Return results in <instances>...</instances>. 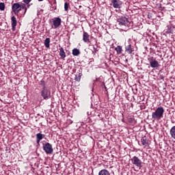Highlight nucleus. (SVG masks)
Wrapping results in <instances>:
<instances>
[{"label": "nucleus", "instance_id": "nucleus-1", "mask_svg": "<svg viewBox=\"0 0 175 175\" xmlns=\"http://www.w3.org/2000/svg\"><path fill=\"white\" fill-rule=\"evenodd\" d=\"M165 108L163 107H159L155 109V111L152 113V118L154 121H159V120L163 118Z\"/></svg>", "mask_w": 175, "mask_h": 175}, {"label": "nucleus", "instance_id": "nucleus-2", "mask_svg": "<svg viewBox=\"0 0 175 175\" xmlns=\"http://www.w3.org/2000/svg\"><path fill=\"white\" fill-rule=\"evenodd\" d=\"M117 24L120 27H131V22L129 20H128V18L124 16H121L120 18H118Z\"/></svg>", "mask_w": 175, "mask_h": 175}, {"label": "nucleus", "instance_id": "nucleus-3", "mask_svg": "<svg viewBox=\"0 0 175 175\" xmlns=\"http://www.w3.org/2000/svg\"><path fill=\"white\" fill-rule=\"evenodd\" d=\"M41 96L44 100H47L51 98V91L47 88H42L41 90Z\"/></svg>", "mask_w": 175, "mask_h": 175}, {"label": "nucleus", "instance_id": "nucleus-4", "mask_svg": "<svg viewBox=\"0 0 175 175\" xmlns=\"http://www.w3.org/2000/svg\"><path fill=\"white\" fill-rule=\"evenodd\" d=\"M132 163L133 165H135L137 166V167H139V169H142L143 167L142 160L139 159V157L134 156L132 159Z\"/></svg>", "mask_w": 175, "mask_h": 175}, {"label": "nucleus", "instance_id": "nucleus-5", "mask_svg": "<svg viewBox=\"0 0 175 175\" xmlns=\"http://www.w3.org/2000/svg\"><path fill=\"white\" fill-rule=\"evenodd\" d=\"M43 150L46 154H53V146L50 143H46L43 145Z\"/></svg>", "mask_w": 175, "mask_h": 175}, {"label": "nucleus", "instance_id": "nucleus-6", "mask_svg": "<svg viewBox=\"0 0 175 175\" xmlns=\"http://www.w3.org/2000/svg\"><path fill=\"white\" fill-rule=\"evenodd\" d=\"M52 20H53V25L51 26V28L56 29V28H58V27L61 25V23H62L61 18L56 17Z\"/></svg>", "mask_w": 175, "mask_h": 175}, {"label": "nucleus", "instance_id": "nucleus-7", "mask_svg": "<svg viewBox=\"0 0 175 175\" xmlns=\"http://www.w3.org/2000/svg\"><path fill=\"white\" fill-rule=\"evenodd\" d=\"M12 9L14 14H16V16L18 14V13H20V11L21 10L20 9V4L18 3H14L12 5Z\"/></svg>", "mask_w": 175, "mask_h": 175}, {"label": "nucleus", "instance_id": "nucleus-8", "mask_svg": "<svg viewBox=\"0 0 175 175\" xmlns=\"http://www.w3.org/2000/svg\"><path fill=\"white\" fill-rule=\"evenodd\" d=\"M111 3L113 8L115 9H121V5H122V2L119 0H111Z\"/></svg>", "mask_w": 175, "mask_h": 175}, {"label": "nucleus", "instance_id": "nucleus-9", "mask_svg": "<svg viewBox=\"0 0 175 175\" xmlns=\"http://www.w3.org/2000/svg\"><path fill=\"white\" fill-rule=\"evenodd\" d=\"M125 51L127 53V54H132V53L135 51L133 46H132V44H131L126 45Z\"/></svg>", "mask_w": 175, "mask_h": 175}, {"label": "nucleus", "instance_id": "nucleus-10", "mask_svg": "<svg viewBox=\"0 0 175 175\" xmlns=\"http://www.w3.org/2000/svg\"><path fill=\"white\" fill-rule=\"evenodd\" d=\"M45 137H46V135L44 134L37 133L36 134V143H37V144H39L40 143V141L43 140V139H44Z\"/></svg>", "mask_w": 175, "mask_h": 175}, {"label": "nucleus", "instance_id": "nucleus-11", "mask_svg": "<svg viewBox=\"0 0 175 175\" xmlns=\"http://www.w3.org/2000/svg\"><path fill=\"white\" fill-rule=\"evenodd\" d=\"M11 20H12V31H16V27L17 25V20L16 19L15 16H12Z\"/></svg>", "mask_w": 175, "mask_h": 175}, {"label": "nucleus", "instance_id": "nucleus-12", "mask_svg": "<svg viewBox=\"0 0 175 175\" xmlns=\"http://www.w3.org/2000/svg\"><path fill=\"white\" fill-rule=\"evenodd\" d=\"M83 40L85 42V43L90 42V35H88V33L83 32Z\"/></svg>", "mask_w": 175, "mask_h": 175}, {"label": "nucleus", "instance_id": "nucleus-13", "mask_svg": "<svg viewBox=\"0 0 175 175\" xmlns=\"http://www.w3.org/2000/svg\"><path fill=\"white\" fill-rule=\"evenodd\" d=\"M81 76H83V73L81 70L79 71V72L77 73L75 77V81L80 82V80H81Z\"/></svg>", "mask_w": 175, "mask_h": 175}, {"label": "nucleus", "instance_id": "nucleus-14", "mask_svg": "<svg viewBox=\"0 0 175 175\" xmlns=\"http://www.w3.org/2000/svg\"><path fill=\"white\" fill-rule=\"evenodd\" d=\"M150 65L151 68H158V66H159V64L158 63V61H157V60L150 61Z\"/></svg>", "mask_w": 175, "mask_h": 175}, {"label": "nucleus", "instance_id": "nucleus-15", "mask_svg": "<svg viewBox=\"0 0 175 175\" xmlns=\"http://www.w3.org/2000/svg\"><path fill=\"white\" fill-rule=\"evenodd\" d=\"M59 55L61 57V58H66V53H65V51H64V48L60 47L59 49Z\"/></svg>", "mask_w": 175, "mask_h": 175}, {"label": "nucleus", "instance_id": "nucleus-16", "mask_svg": "<svg viewBox=\"0 0 175 175\" xmlns=\"http://www.w3.org/2000/svg\"><path fill=\"white\" fill-rule=\"evenodd\" d=\"M170 133L171 135V137H172V139H174L175 140V126H173L171 128Z\"/></svg>", "mask_w": 175, "mask_h": 175}, {"label": "nucleus", "instance_id": "nucleus-17", "mask_svg": "<svg viewBox=\"0 0 175 175\" xmlns=\"http://www.w3.org/2000/svg\"><path fill=\"white\" fill-rule=\"evenodd\" d=\"M44 46L46 49H50V38H46L44 40Z\"/></svg>", "mask_w": 175, "mask_h": 175}, {"label": "nucleus", "instance_id": "nucleus-18", "mask_svg": "<svg viewBox=\"0 0 175 175\" xmlns=\"http://www.w3.org/2000/svg\"><path fill=\"white\" fill-rule=\"evenodd\" d=\"M98 175H110V172L107 170H102L99 172Z\"/></svg>", "mask_w": 175, "mask_h": 175}, {"label": "nucleus", "instance_id": "nucleus-19", "mask_svg": "<svg viewBox=\"0 0 175 175\" xmlns=\"http://www.w3.org/2000/svg\"><path fill=\"white\" fill-rule=\"evenodd\" d=\"M115 50H116L117 54L122 53V46H118L117 47L115 48Z\"/></svg>", "mask_w": 175, "mask_h": 175}, {"label": "nucleus", "instance_id": "nucleus-20", "mask_svg": "<svg viewBox=\"0 0 175 175\" xmlns=\"http://www.w3.org/2000/svg\"><path fill=\"white\" fill-rule=\"evenodd\" d=\"M80 54V50L77 49H74L72 50V55H75V57H77Z\"/></svg>", "mask_w": 175, "mask_h": 175}, {"label": "nucleus", "instance_id": "nucleus-21", "mask_svg": "<svg viewBox=\"0 0 175 175\" xmlns=\"http://www.w3.org/2000/svg\"><path fill=\"white\" fill-rule=\"evenodd\" d=\"M20 9L21 10H23V9L25 10V13H27V7L25 6V4H20Z\"/></svg>", "mask_w": 175, "mask_h": 175}, {"label": "nucleus", "instance_id": "nucleus-22", "mask_svg": "<svg viewBox=\"0 0 175 175\" xmlns=\"http://www.w3.org/2000/svg\"><path fill=\"white\" fill-rule=\"evenodd\" d=\"M40 85H42V88H46V83L43 80H41L40 81Z\"/></svg>", "mask_w": 175, "mask_h": 175}, {"label": "nucleus", "instance_id": "nucleus-23", "mask_svg": "<svg viewBox=\"0 0 175 175\" xmlns=\"http://www.w3.org/2000/svg\"><path fill=\"white\" fill-rule=\"evenodd\" d=\"M0 10L3 11L5 10V3H0Z\"/></svg>", "mask_w": 175, "mask_h": 175}, {"label": "nucleus", "instance_id": "nucleus-24", "mask_svg": "<svg viewBox=\"0 0 175 175\" xmlns=\"http://www.w3.org/2000/svg\"><path fill=\"white\" fill-rule=\"evenodd\" d=\"M68 9H69V3H68V2H66L64 3V10L66 12H68Z\"/></svg>", "mask_w": 175, "mask_h": 175}, {"label": "nucleus", "instance_id": "nucleus-25", "mask_svg": "<svg viewBox=\"0 0 175 175\" xmlns=\"http://www.w3.org/2000/svg\"><path fill=\"white\" fill-rule=\"evenodd\" d=\"M142 143L143 146H147V140L143 139H142Z\"/></svg>", "mask_w": 175, "mask_h": 175}, {"label": "nucleus", "instance_id": "nucleus-26", "mask_svg": "<svg viewBox=\"0 0 175 175\" xmlns=\"http://www.w3.org/2000/svg\"><path fill=\"white\" fill-rule=\"evenodd\" d=\"M31 1H32V0H23V2L25 3H26V5H28V3H29V2H31Z\"/></svg>", "mask_w": 175, "mask_h": 175}, {"label": "nucleus", "instance_id": "nucleus-27", "mask_svg": "<svg viewBox=\"0 0 175 175\" xmlns=\"http://www.w3.org/2000/svg\"><path fill=\"white\" fill-rule=\"evenodd\" d=\"M43 0H38L39 2H42Z\"/></svg>", "mask_w": 175, "mask_h": 175}, {"label": "nucleus", "instance_id": "nucleus-28", "mask_svg": "<svg viewBox=\"0 0 175 175\" xmlns=\"http://www.w3.org/2000/svg\"><path fill=\"white\" fill-rule=\"evenodd\" d=\"M93 48H94V49L95 50V46H93Z\"/></svg>", "mask_w": 175, "mask_h": 175}, {"label": "nucleus", "instance_id": "nucleus-29", "mask_svg": "<svg viewBox=\"0 0 175 175\" xmlns=\"http://www.w3.org/2000/svg\"><path fill=\"white\" fill-rule=\"evenodd\" d=\"M27 8H29V5H27Z\"/></svg>", "mask_w": 175, "mask_h": 175}]
</instances>
